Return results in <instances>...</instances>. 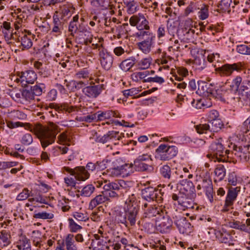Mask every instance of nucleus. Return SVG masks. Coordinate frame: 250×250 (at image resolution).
Wrapping results in <instances>:
<instances>
[{
	"instance_id": "obj_1",
	"label": "nucleus",
	"mask_w": 250,
	"mask_h": 250,
	"mask_svg": "<svg viewBox=\"0 0 250 250\" xmlns=\"http://www.w3.org/2000/svg\"><path fill=\"white\" fill-rule=\"evenodd\" d=\"M130 183L123 180H116L105 182L103 187L107 196L111 198H119L128 194Z\"/></svg>"
},
{
	"instance_id": "obj_2",
	"label": "nucleus",
	"mask_w": 250,
	"mask_h": 250,
	"mask_svg": "<svg viewBox=\"0 0 250 250\" xmlns=\"http://www.w3.org/2000/svg\"><path fill=\"white\" fill-rule=\"evenodd\" d=\"M29 129L39 139L42 146L44 149L55 142L56 137L55 132L40 124L30 125Z\"/></svg>"
},
{
	"instance_id": "obj_3",
	"label": "nucleus",
	"mask_w": 250,
	"mask_h": 250,
	"mask_svg": "<svg viewBox=\"0 0 250 250\" xmlns=\"http://www.w3.org/2000/svg\"><path fill=\"white\" fill-rule=\"evenodd\" d=\"M221 141V139L216 140L213 141L209 146V153L207 155V157L214 162H227L229 157L230 151L225 149Z\"/></svg>"
},
{
	"instance_id": "obj_4",
	"label": "nucleus",
	"mask_w": 250,
	"mask_h": 250,
	"mask_svg": "<svg viewBox=\"0 0 250 250\" xmlns=\"http://www.w3.org/2000/svg\"><path fill=\"white\" fill-rule=\"evenodd\" d=\"M178 152L174 146L161 144L155 150V158L161 161H169L175 157Z\"/></svg>"
},
{
	"instance_id": "obj_5",
	"label": "nucleus",
	"mask_w": 250,
	"mask_h": 250,
	"mask_svg": "<svg viewBox=\"0 0 250 250\" xmlns=\"http://www.w3.org/2000/svg\"><path fill=\"white\" fill-rule=\"evenodd\" d=\"M211 125L209 124H200L197 125L196 130L199 134H206V138H213L214 133L213 132H217L219 131L224 126L222 121L220 118L217 119L211 122H209Z\"/></svg>"
},
{
	"instance_id": "obj_6",
	"label": "nucleus",
	"mask_w": 250,
	"mask_h": 250,
	"mask_svg": "<svg viewBox=\"0 0 250 250\" xmlns=\"http://www.w3.org/2000/svg\"><path fill=\"white\" fill-rule=\"evenodd\" d=\"M196 184L198 194L201 195L203 191L210 202H213L214 192L211 180L208 177H199Z\"/></svg>"
},
{
	"instance_id": "obj_7",
	"label": "nucleus",
	"mask_w": 250,
	"mask_h": 250,
	"mask_svg": "<svg viewBox=\"0 0 250 250\" xmlns=\"http://www.w3.org/2000/svg\"><path fill=\"white\" fill-rule=\"evenodd\" d=\"M171 215L174 224L181 233L188 235L191 232L192 227L190 223L184 216L181 212L177 210Z\"/></svg>"
},
{
	"instance_id": "obj_8",
	"label": "nucleus",
	"mask_w": 250,
	"mask_h": 250,
	"mask_svg": "<svg viewBox=\"0 0 250 250\" xmlns=\"http://www.w3.org/2000/svg\"><path fill=\"white\" fill-rule=\"evenodd\" d=\"M176 210L177 209L174 208L165 211L161 219H158V221L156 222V229L158 231L162 233H167L170 231L173 224L171 214Z\"/></svg>"
},
{
	"instance_id": "obj_9",
	"label": "nucleus",
	"mask_w": 250,
	"mask_h": 250,
	"mask_svg": "<svg viewBox=\"0 0 250 250\" xmlns=\"http://www.w3.org/2000/svg\"><path fill=\"white\" fill-rule=\"evenodd\" d=\"M240 187L230 188H229L225 201V203L222 207L221 212L222 213L228 212L231 213L233 209V205L236 200L238 194L240 191Z\"/></svg>"
},
{
	"instance_id": "obj_10",
	"label": "nucleus",
	"mask_w": 250,
	"mask_h": 250,
	"mask_svg": "<svg viewBox=\"0 0 250 250\" xmlns=\"http://www.w3.org/2000/svg\"><path fill=\"white\" fill-rule=\"evenodd\" d=\"M164 193L161 190L152 187H148L141 190L142 198L148 202L155 201L161 203L163 200Z\"/></svg>"
},
{
	"instance_id": "obj_11",
	"label": "nucleus",
	"mask_w": 250,
	"mask_h": 250,
	"mask_svg": "<svg viewBox=\"0 0 250 250\" xmlns=\"http://www.w3.org/2000/svg\"><path fill=\"white\" fill-rule=\"evenodd\" d=\"M95 48L98 49L99 59L102 67L105 70H109L113 64V56L102 45L97 44L95 45Z\"/></svg>"
},
{
	"instance_id": "obj_12",
	"label": "nucleus",
	"mask_w": 250,
	"mask_h": 250,
	"mask_svg": "<svg viewBox=\"0 0 250 250\" xmlns=\"http://www.w3.org/2000/svg\"><path fill=\"white\" fill-rule=\"evenodd\" d=\"M142 207L144 211V218H148L155 222H157L158 219H161L165 212L160 207L148 206L146 203H144Z\"/></svg>"
},
{
	"instance_id": "obj_13",
	"label": "nucleus",
	"mask_w": 250,
	"mask_h": 250,
	"mask_svg": "<svg viewBox=\"0 0 250 250\" xmlns=\"http://www.w3.org/2000/svg\"><path fill=\"white\" fill-rule=\"evenodd\" d=\"M98 121L109 120L105 123H103L102 125H110L114 124L115 125H122L121 123L117 121L112 119V118H121V115L118 111L115 110H106L105 111H98L97 112Z\"/></svg>"
},
{
	"instance_id": "obj_14",
	"label": "nucleus",
	"mask_w": 250,
	"mask_h": 250,
	"mask_svg": "<svg viewBox=\"0 0 250 250\" xmlns=\"http://www.w3.org/2000/svg\"><path fill=\"white\" fill-rule=\"evenodd\" d=\"M19 78L16 81L20 83L22 86H27L28 84H33L37 79V75L33 70H25L18 73Z\"/></svg>"
},
{
	"instance_id": "obj_15",
	"label": "nucleus",
	"mask_w": 250,
	"mask_h": 250,
	"mask_svg": "<svg viewBox=\"0 0 250 250\" xmlns=\"http://www.w3.org/2000/svg\"><path fill=\"white\" fill-rule=\"evenodd\" d=\"M122 138L121 133L114 130L109 131L103 136L98 135L97 132H95L93 137L95 142L102 144L120 140Z\"/></svg>"
},
{
	"instance_id": "obj_16",
	"label": "nucleus",
	"mask_w": 250,
	"mask_h": 250,
	"mask_svg": "<svg viewBox=\"0 0 250 250\" xmlns=\"http://www.w3.org/2000/svg\"><path fill=\"white\" fill-rule=\"evenodd\" d=\"M63 172H67L70 175L74 176L78 181H84L90 177V174L85 167L82 166L77 167L74 169L64 167L62 168Z\"/></svg>"
},
{
	"instance_id": "obj_17",
	"label": "nucleus",
	"mask_w": 250,
	"mask_h": 250,
	"mask_svg": "<svg viewBox=\"0 0 250 250\" xmlns=\"http://www.w3.org/2000/svg\"><path fill=\"white\" fill-rule=\"evenodd\" d=\"M194 198L183 193L173 194L172 195V199L174 201H177L178 205L181 207L183 210L194 208L195 205L193 200Z\"/></svg>"
},
{
	"instance_id": "obj_18",
	"label": "nucleus",
	"mask_w": 250,
	"mask_h": 250,
	"mask_svg": "<svg viewBox=\"0 0 250 250\" xmlns=\"http://www.w3.org/2000/svg\"><path fill=\"white\" fill-rule=\"evenodd\" d=\"M242 65L241 62L232 64L226 63L216 68V71L221 76H229L234 71L237 72L242 70Z\"/></svg>"
},
{
	"instance_id": "obj_19",
	"label": "nucleus",
	"mask_w": 250,
	"mask_h": 250,
	"mask_svg": "<svg viewBox=\"0 0 250 250\" xmlns=\"http://www.w3.org/2000/svg\"><path fill=\"white\" fill-rule=\"evenodd\" d=\"M177 187L180 189L179 193H183L191 197H195V187L193 183L187 179L181 180L177 184Z\"/></svg>"
},
{
	"instance_id": "obj_20",
	"label": "nucleus",
	"mask_w": 250,
	"mask_h": 250,
	"mask_svg": "<svg viewBox=\"0 0 250 250\" xmlns=\"http://www.w3.org/2000/svg\"><path fill=\"white\" fill-rule=\"evenodd\" d=\"M104 89V86L103 84H93L83 88L82 92L86 97L94 99L98 97Z\"/></svg>"
},
{
	"instance_id": "obj_21",
	"label": "nucleus",
	"mask_w": 250,
	"mask_h": 250,
	"mask_svg": "<svg viewBox=\"0 0 250 250\" xmlns=\"http://www.w3.org/2000/svg\"><path fill=\"white\" fill-rule=\"evenodd\" d=\"M129 23L132 26H136L138 29L149 30L148 21L143 14L133 15L129 19Z\"/></svg>"
},
{
	"instance_id": "obj_22",
	"label": "nucleus",
	"mask_w": 250,
	"mask_h": 250,
	"mask_svg": "<svg viewBox=\"0 0 250 250\" xmlns=\"http://www.w3.org/2000/svg\"><path fill=\"white\" fill-rule=\"evenodd\" d=\"M126 218V227L129 228L135 225L139 219V208L125 207Z\"/></svg>"
},
{
	"instance_id": "obj_23",
	"label": "nucleus",
	"mask_w": 250,
	"mask_h": 250,
	"mask_svg": "<svg viewBox=\"0 0 250 250\" xmlns=\"http://www.w3.org/2000/svg\"><path fill=\"white\" fill-rule=\"evenodd\" d=\"M214 86L211 83L204 81L198 82V89L196 93L203 97H212L213 93Z\"/></svg>"
},
{
	"instance_id": "obj_24",
	"label": "nucleus",
	"mask_w": 250,
	"mask_h": 250,
	"mask_svg": "<svg viewBox=\"0 0 250 250\" xmlns=\"http://www.w3.org/2000/svg\"><path fill=\"white\" fill-rule=\"evenodd\" d=\"M32 38L33 36L29 32L27 34L22 32L18 33L17 40L21 43L20 46L22 50L28 49L32 47L33 45Z\"/></svg>"
},
{
	"instance_id": "obj_25",
	"label": "nucleus",
	"mask_w": 250,
	"mask_h": 250,
	"mask_svg": "<svg viewBox=\"0 0 250 250\" xmlns=\"http://www.w3.org/2000/svg\"><path fill=\"white\" fill-rule=\"evenodd\" d=\"M250 145L238 146L235 145L233 146L235 155L242 162H247L249 160L250 153L249 151Z\"/></svg>"
},
{
	"instance_id": "obj_26",
	"label": "nucleus",
	"mask_w": 250,
	"mask_h": 250,
	"mask_svg": "<svg viewBox=\"0 0 250 250\" xmlns=\"http://www.w3.org/2000/svg\"><path fill=\"white\" fill-rule=\"evenodd\" d=\"M229 226L232 229L239 230L246 233H250V218L246 221H235L233 220L228 223Z\"/></svg>"
},
{
	"instance_id": "obj_27",
	"label": "nucleus",
	"mask_w": 250,
	"mask_h": 250,
	"mask_svg": "<svg viewBox=\"0 0 250 250\" xmlns=\"http://www.w3.org/2000/svg\"><path fill=\"white\" fill-rule=\"evenodd\" d=\"M216 239L222 243H229L232 240V236L226 229L214 230Z\"/></svg>"
},
{
	"instance_id": "obj_28",
	"label": "nucleus",
	"mask_w": 250,
	"mask_h": 250,
	"mask_svg": "<svg viewBox=\"0 0 250 250\" xmlns=\"http://www.w3.org/2000/svg\"><path fill=\"white\" fill-rule=\"evenodd\" d=\"M155 39L156 37L146 38L144 41L137 43L139 48L146 54L149 53Z\"/></svg>"
},
{
	"instance_id": "obj_29",
	"label": "nucleus",
	"mask_w": 250,
	"mask_h": 250,
	"mask_svg": "<svg viewBox=\"0 0 250 250\" xmlns=\"http://www.w3.org/2000/svg\"><path fill=\"white\" fill-rule=\"evenodd\" d=\"M160 173L161 176L166 179L171 180L173 183L177 181L178 177L172 172L170 167L167 165L163 166L160 168Z\"/></svg>"
},
{
	"instance_id": "obj_30",
	"label": "nucleus",
	"mask_w": 250,
	"mask_h": 250,
	"mask_svg": "<svg viewBox=\"0 0 250 250\" xmlns=\"http://www.w3.org/2000/svg\"><path fill=\"white\" fill-rule=\"evenodd\" d=\"M53 18L52 32L55 34L56 35H60L64 27H66V25H64V23L61 21L57 16H54Z\"/></svg>"
},
{
	"instance_id": "obj_31",
	"label": "nucleus",
	"mask_w": 250,
	"mask_h": 250,
	"mask_svg": "<svg viewBox=\"0 0 250 250\" xmlns=\"http://www.w3.org/2000/svg\"><path fill=\"white\" fill-rule=\"evenodd\" d=\"M230 92L231 91L230 89L228 90L225 87H220L215 91L213 90L212 97L220 99L222 101H225L226 99H229Z\"/></svg>"
},
{
	"instance_id": "obj_32",
	"label": "nucleus",
	"mask_w": 250,
	"mask_h": 250,
	"mask_svg": "<svg viewBox=\"0 0 250 250\" xmlns=\"http://www.w3.org/2000/svg\"><path fill=\"white\" fill-rule=\"evenodd\" d=\"M134 167L136 171L140 172H151L153 169V167L151 163L139 161L136 160L134 161Z\"/></svg>"
},
{
	"instance_id": "obj_33",
	"label": "nucleus",
	"mask_w": 250,
	"mask_h": 250,
	"mask_svg": "<svg viewBox=\"0 0 250 250\" xmlns=\"http://www.w3.org/2000/svg\"><path fill=\"white\" fill-rule=\"evenodd\" d=\"M83 19H81L82 22L80 24H79L77 31L80 33H82V34H84L86 37L83 38V42L85 44H88V43H91L92 41L93 36L91 32L87 30L85 25L83 23Z\"/></svg>"
},
{
	"instance_id": "obj_34",
	"label": "nucleus",
	"mask_w": 250,
	"mask_h": 250,
	"mask_svg": "<svg viewBox=\"0 0 250 250\" xmlns=\"http://www.w3.org/2000/svg\"><path fill=\"white\" fill-rule=\"evenodd\" d=\"M62 244L65 246L66 250H78L74 240V236L72 234L69 233L66 235Z\"/></svg>"
},
{
	"instance_id": "obj_35",
	"label": "nucleus",
	"mask_w": 250,
	"mask_h": 250,
	"mask_svg": "<svg viewBox=\"0 0 250 250\" xmlns=\"http://www.w3.org/2000/svg\"><path fill=\"white\" fill-rule=\"evenodd\" d=\"M11 243L10 232L6 230H2L0 232V247L5 248Z\"/></svg>"
},
{
	"instance_id": "obj_36",
	"label": "nucleus",
	"mask_w": 250,
	"mask_h": 250,
	"mask_svg": "<svg viewBox=\"0 0 250 250\" xmlns=\"http://www.w3.org/2000/svg\"><path fill=\"white\" fill-rule=\"evenodd\" d=\"M119 161L116 160L112 162V166L106 169V172H104L103 174L105 173L109 176L115 177L119 175H121V171L119 166Z\"/></svg>"
},
{
	"instance_id": "obj_37",
	"label": "nucleus",
	"mask_w": 250,
	"mask_h": 250,
	"mask_svg": "<svg viewBox=\"0 0 250 250\" xmlns=\"http://www.w3.org/2000/svg\"><path fill=\"white\" fill-rule=\"evenodd\" d=\"M16 247L19 250H31L30 240L25 236H20Z\"/></svg>"
},
{
	"instance_id": "obj_38",
	"label": "nucleus",
	"mask_w": 250,
	"mask_h": 250,
	"mask_svg": "<svg viewBox=\"0 0 250 250\" xmlns=\"http://www.w3.org/2000/svg\"><path fill=\"white\" fill-rule=\"evenodd\" d=\"M108 198L107 196H104V194H99L97 195L95 198L92 199L89 204V208L93 209L98 205L105 202L107 200Z\"/></svg>"
},
{
	"instance_id": "obj_39",
	"label": "nucleus",
	"mask_w": 250,
	"mask_h": 250,
	"mask_svg": "<svg viewBox=\"0 0 250 250\" xmlns=\"http://www.w3.org/2000/svg\"><path fill=\"white\" fill-rule=\"evenodd\" d=\"M192 106L197 109L208 108L211 106V103L205 99H200L191 102Z\"/></svg>"
},
{
	"instance_id": "obj_40",
	"label": "nucleus",
	"mask_w": 250,
	"mask_h": 250,
	"mask_svg": "<svg viewBox=\"0 0 250 250\" xmlns=\"http://www.w3.org/2000/svg\"><path fill=\"white\" fill-rule=\"evenodd\" d=\"M231 3L232 0H221L217 5V11L220 13L230 12Z\"/></svg>"
},
{
	"instance_id": "obj_41",
	"label": "nucleus",
	"mask_w": 250,
	"mask_h": 250,
	"mask_svg": "<svg viewBox=\"0 0 250 250\" xmlns=\"http://www.w3.org/2000/svg\"><path fill=\"white\" fill-rule=\"evenodd\" d=\"M136 62L135 57H131L129 59L125 60L120 63V68L124 71H127L134 65Z\"/></svg>"
},
{
	"instance_id": "obj_42",
	"label": "nucleus",
	"mask_w": 250,
	"mask_h": 250,
	"mask_svg": "<svg viewBox=\"0 0 250 250\" xmlns=\"http://www.w3.org/2000/svg\"><path fill=\"white\" fill-rule=\"evenodd\" d=\"M75 77L77 79H83V81L87 80L88 83L92 79V75L87 68H83L79 70L76 73Z\"/></svg>"
},
{
	"instance_id": "obj_43",
	"label": "nucleus",
	"mask_w": 250,
	"mask_h": 250,
	"mask_svg": "<svg viewBox=\"0 0 250 250\" xmlns=\"http://www.w3.org/2000/svg\"><path fill=\"white\" fill-rule=\"evenodd\" d=\"M32 91L33 95L35 96H39L45 91L46 86L44 83H38V82L34 86H29Z\"/></svg>"
},
{
	"instance_id": "obj_44",
	"label": "nucleus",
	"mask_w": 250,
	"mask_h": 250,
	"mask_svg": "<svg viewBox=\"0 0 250 250\" xmlns=\"http://www.w3.org/2000/svg\"><path fill=\"white\" fill-rule=\"evenodd\" d=\"M138 32L135 34V36L139 40H145L146 38H149L155 37V35L149 30L138 29Z\"/></svg>"
},
{
	"instance_id": "obj_45",
	"label": "nucleus",
	"mask_w": 250,
	"mask_h": 250,
	"mask_svg": "<svg viewBox=\"0 0 250 250\" xmlns=\"http://www.w3.org/2000/svg\"><path fill=\"white\" fill-rule=\"evenodd\" d=\"M13 30H2L4 39L8 44L12 43V40L17 41V37L18 33H13Z\"/></svg>"
},
{
	"instance_id": "obj_46",
	"label": "nucleus",
	"mask_w": 250,
	"mask_h": 250,
	"mask_svg": "<svg viewBox=\"0 0 250 250\" xmlns=\"http://www.w3.org/2000/svg\"><path fill=\"white\" fill-rule=\"evenodd\" d=\"M25 89L21 90L22 100V103L24 101H30L34 99V95H33L31 89L30 87L26 86Z\"/></svg>"
},
{
	"instance_id": "obj_47",
	"label": "nucleus",
	"mask_w": 250,
	"mask_h": 250,
	"mask_svg": "<svg viewBox=\"0 0 250 250\" xmlns=\"http://www.w3.org/2000/svg\"><path fill=\"white\" fill-rule=\"evenodd\" d=\"M214 172L218 180L221 181L226 175V169L223 165H218L216 166Z\"/></svg>"
},
{
	"instance_id": "obj_48",
	"label": "nucleus",
	"mask_w": 250,
	"mask_h": 250,
	"mask_svg": "<svg viewBox=\"0 0 250 250\" xmlns=\"http://www.w3.org/2000/svg\"><path fill=\"white\" fill-rule=\"evenodd\" d=\"M128 198L125 201V207L130 208L135 207V208H139L135 195L134 194H128Z\"/></svg>"
},
{
	"instance_id": "obj_49",
	"label": "nucleus",
	"mask_w": 250,
	"mask_h": 250,
	"mask_svg": "<svg viewBox=\"0 0 250 250\" xmlns=\"http://www.w3.org/2000/svg\"><path fill=\"white\" fill-rule=\"evenodd\" d=\"M95 188L92 184H88L84 186L81 191H80V194L82 196L89 197L94 192Z\"/></svg>"
},
{
	"instance_id": "obj_50",
	"label": "nucleus",
	"mask_w": 250,
	"mask_h": 250,
	"mask_svg": "<svg viewBox=\"0 0 250 250\" xmlns=\"http://www.w3.org/2000/svg\"><path fill=\"white\" fill-rule=\"evenodd\" d=\"M242 77L240 76H237L235 77L231 83L230 86V90L231 91L237 92L239 91V87H240V83H241Z\"/></svg>"
},
{
	"instance_id": "obj_51",
	"label": "nucleus",
	"mask_w": 250,
	"mask_h": 250,
	"mask_svg": "<svg viewBox=\"0 0 250 250\" xmlns=\"http://www.w3.org/2000/svg\"><path fill=\"white\" fill-rule=\"evenodd\" d=\"M119 168L121 171V174L123 176H127L130 173L133 172L132 164H124L123 165H119Z\"/></svg>"
},
{
	"instance_id": "obj_52",
	"label": "nucleus",
	"mask_w": 250,
	"mask_h": 250,
	"mask_svg": "<svg viewBox=\"0 0 250 250\" xmlns=\"http://www.w3.org/2000/svg\"><path fill=\"white\" fill-rule=\"evenodd\" d=\"M115 220L118 222L125 225L126 227V218L125 209L124 211L121 210L115 211Z\"/></svg>"
},
{
	"instance_id": "obj_53",
	"label": "nucleus",
	"mask_w": 250,
	"mask_h": 250,
	"mask_svg": "<svg viewBox=\"0 0 250 250\" xmlns=\"http://www.w3.org/2000/svg\"><path fill=\"white\" fill-rule=\"evenodd\" d=\"M21 91L18 89H12L9 90L8 94L16 102L18 103H22Z\"/></svg>"
},
{
	"instance_id": "obj_54",
	"label": "nucleus",
	"mask_w": 250,
	"mask_h": 250,
	"mask_svg": "<svg viewBox=\"0 0 250 250\" xmlns=\"http://www.w3.org/2000/svg\"><path fill=\"white\" fill-rule=\"evenodd\" d=\"M126 5V10L128 14H132L134 13L137 11L138 7V3L134 0L126 1L124 2Z\"/></svg>"
},
{
	"instance_id": "obj_55",
	"label": "nucleus",
	"mask_w": 250,
	"mask_h": 250,
	"mask_svg": "<svg viewBox=\"0 0 250 250\" xmlns=\"http://www.w3.org/2000/svg\"><path fill=\"white\" fill-rule=\"evenodd\" d=\"M69 150L68 147L66 146H56L52 148L51 152L54 156H57L61 154H66Z\"/></svg>"
},
{
	"instance_id": "obj_56",
	"label": "nucleus",
	"mask_w": 250,
	"mask_h": 250,
	"mask_svg": "<svg viewBox=\"0 0 250 250\" xmlns=\"http://www.w3.org/2000/svg\"><path fill=\"white\" fill-rule=\"evenodd\" d=\"M151 61L152 59L150 57L142 59L137 63L139 69L144 70L148 68L151 63Z\"/></svg>"
},
{
	"instance_id": "obj_57",
	"label": "nucleus",
	"mask_w": 250,
	"mask_h": 250,
	"mask_svg": "<svg viewBox=\"0 0 250 250\" xmlns=\"http://www.w3.org/2000/svg\"><path fill=\"white\" fill-rule=\"evenodd\" d=\"M198 12V17L200 20H204L208 17V6L206 4H203Z\"/></svg>"
},
{
	"instance_id": "obj_58",
	"label": "nucleus",
	"mask_w": 250,
	"mask_h": 250,
	"mask_svg": "<svg viewBox=\"0 0 250 250\" xmlns=\"http://www.w3.org/2000/svg\"><path fill=\"white\" fill-rule=\"evenodd\" d=\"M228 185L232 186H236L238 183V177L235 172H231L229 173L227 177Z\"/></svg>"
},
{
	"instance_id": "obj_59",
	"label": "nucleus",
	"mask_w": 250,
	"mask_h": 250,
	"mask_svg": "<svg viewBox=\"0 0 250 250\" xmlns=\"http://www.w3.org/2000/svg\"><path fill=\"white\" fill-rule=\"evenodd\" d=\"M34 218L36 219H52L54 218V215L52 213H47L46 212H41L35 213L33 215Z\"/></svg>"
},
{
	"instance_id": "obj_60",
	"label": "nucleus",
	"mask_w": 250,
	"mask_h": 250,
	"mask_svg": "<svg viewBox=\"0 0 250 250\" xmlns=\"http://www.w3.org/2000/svg\"><path fill=\"white\" fill-rule=\"evenodd\" d=\"M68 222L70 231L72 232H76L82 229V227L77 224L72 218H69L68 219Z\"/></svg>"
},
{
	"instance_id": "obj_61",
	"label": "nucleus",
	"mask_w": 250,
	"mask_h": 250,
	"mask_svg": "<svg viewBox=\"0 0 250 250\" xmlns=\"http://www.w3.org/2000/svg\"><path fill=\"white\" fill-rule=\"evenodd\" d=\"M33 194L27 188H24L17 196L16 199L18 201H23L29 197L32 196Z\"/></svg>"
},
{
	"instance_id": "obj_62",
	"label": "nucleus",
	"mask_w": 250,
	"mask_h": 250,
	"mask_svg": "<svg viewBox=\"0 0 250 250\" xmlns=\"http://www.w3.org/2000/svg\"><path fill=\"white\" fill-rule=\"evenodd\" d=\"M72 216L78 221L86 222L89 219V217L86 213H83L79 212H74Z\"/></svg>"
},
{
	"instance_id": "obj_63",
	"label": "nucleus",
	"mask_w": 250,
	"mask_h": 250,
	"mask_svg": "<svg viewBox=\"0 0 250 250\" xmlns=\"http://www.w3.org/2000/svg\"><path fill=\"white\" fill-rule=\"evenodd\" d=\"M21 142L24 145H29L33 142V137L29 133L25 134L22 136Z\"/></svg>"
},
{
	"instance_id": "obj_64",
	"label": "nucleus",
	"mask_w": 250,
	"mask_h": 250,
	"mask_svg": "<svg viewBox=\"0 0 250 250\" xmlns=\"http://www.w3.org/2000/svg\"><path fill=\"white\" fill-rule=\"evenodd\" d=\"M219 113L216 110H211L207 114V119L208 122H211L219 118Z\"/></svg>"
}]
</instances>
